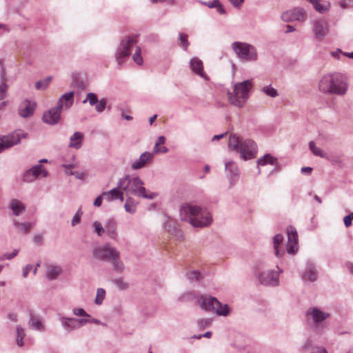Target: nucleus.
I'll use <instances>...</instances> for the list:
<instances>
[{"label":"nucleus","instance_id":"nucleus-1","mask_svg":"<svg viewBox=\"0 0 353 353\" xmlns=\"http://www.w3.org/2000/svg\"><path fill=\"white\" fill-rule=\"evenodd\" d=\"M180 218L194 228H203L212 222V214L205 208L192 204H184L179 210Z\"/></svg>","mask_w":353,"mask_h":353},{"label":"nucleus","instance_id":"nucleus-2","mask_svg":"<svg viewBox=\"0 0 353 353\" xmlns=\"http://www.w3.org/2000/svg\"><path fill=\"white\" fill-rule=\"evenodd\" d=\"M319 90L324 94L342 96L347 89L348 84L341 73H330L322 76L318 83Z\"/></svg>","mask_w":353,"mask_h":353},{"label":"nucleus","instance_id":"nucleus-3","mask_svg":"<svg viewBox=\"0 0 353 353\" xmlns=\"http://www.w3.org/2000/svg\"><path fill=\"white\" fill-rule=\"evenodd\" d=\"M118 188L127 195L131 194L151 200L156 196V194L153 192L147 193L144 182L139 176L130 177L129 174L125 175L118 181Z\"/></svg>","mask_w":353,"mask_h":353},{"label":"nucleus","instance_id":"nucleus-4","mask_svg":"<svg viewBox=\"0 0 353 353\" xmlns=\"http://www.w3.org/2000/svg\"><path fill=\"white\" fill-rule=\"evenodd\" d=\"M228 148L239 153L241 158L245 161L254 158L257 152V146L254 141L250 139L243 140L235 134L230 137Z\"/></svg>","mask_w":353,"mask_h":353},{"label":"nucleus","instance_id":"nucleus-5","mask_svg":"<svg viewBox=\"0 0 353 353\" xmlns=\"http://www.w3.org/2000/svg\"><path fill=\"white\" fill-rule=\"evenodd\" d=\"M93 256L100 261H110L114 270L118 272H122L124 270V265L119 259V252L110 243H105L94 248Z\"/></svg>","mask_w":353,"mask_h":353},{"label":"nucleus","instance_id":"nucleus-6","mask_svg":"<svg viewBox=\"0 0 353 353\" xmlns=\"http://www.w3.org/2000/svg\"><path fill=\"white\" fill-rule=\"evenodd\" d=\"M252 86V80L234 84L233 92L228 93L230 103L239 108L243 107L250 97L249 92Z\"/></svg>","mask_w":353,"mask_h":353},{"label":"nucleus","instance_id":"nucleus-7","mask_svg":"<svg viewBox=\"0 0 353 353\" xmlns=\"http://www.w3.org/2000/svg\"><path fill=\"white\" fill-rule=\"evenodd\" d=\"M196 303L202 310L214 312L219 316H227L230 314L228 305L221 303L215 297L201 295L197 298Z\"/></svg>","mask_w":353,"mask_h":353},{"label":"nucleus","instance_id":"nucleus-8","mask_svg":"<svg viewBox=\"0 0 353 353\" xmlns=\"http://www.w3.org/2000/svg\"><path fill=\"white\" fill-rule=\"evenodd\" d=\"M137 43V35H127L121 38L114 54V58L119 67H121L125 59L129 57L131 51L138 46Z\"/></svg>","mask_w":353,"mask_h":353},{"label":"nucleus","instance_id":"nucleus-9","mask_svg":"<svg viewBox=\"0 0 353 353\" xmlns=\"http://www.w3.org/2000/svg\"><path fill=\"white\" fill-rule=\"evenodd\" d=\"M137 43V35H127L121 38L114 54V58L119 67H121L125 59L129 57L131 51L138 46Z\"/></svg>","mask_w":353,"mask_h":353},{"label":"nucleus","instance_id":"nucleus-10","mask_svg":"<svg viewBox=\"0 0 353 353\" xmlns=\"http://www.w3.org/2000/svg\"><path fill=\"white\" fill-rule=\"evenodd\" d=\"M231 48L236 56L244 61H256L258 59V53L256 48L248 43L234 41Z\"/></svg>","mask_w":353,"mask_h":353},{"label":"nucleus","instance_id":"nucleus-11","mask_svg":"<svg viewBox=\"0 0 353 353\" xmlns=\"http://www.w3.org/2000/svg\"><path fill=\"white\" fill-rule=\"evenodd\" d=\"M26 134L21 130H17L7 136L0 137V153L20 143L22 137L25 138Z\"/></svg>","mask_w":353,"mask_h":353},{"label":"nucleus","instance_id":"nucleus-12","mask_svg":"<svg viewBox=\"0 0 353 353\" xmlns=\"http://www.w3.org/2000/svg\"><path fill=\"white\" fill-rule=\"evenodd\" d=\"M278 271L268 270L259 274V280L262 285L277 286L279 284V274L283 270L276 266Z\"/></svg>","mask_w":353,"mask_h":353},{"label":"nucleus","instance_id":"nucleus-13","mask_svg":"<svg viewBox=\"0 0 353 353\" xmlns=\"http://www.w3.org/2000/svg\"><path fill=\"white\" fill-rule=\"evenodd\" d=\"M312 32L316 39L322 40L329 33L330 26L327 20L319 19L312 21Z\"/></svg>","mask_w":353,"mask_h":353},{"label":"nucleus","instance_id":"nucleus-14","mask_svg":"<svg viewBox=\"0 0 353 353\" xmlns=\"http://www.w3.org/2000/svg\"><path fill=\"white\" fill-rule=\"evenodd\" d=\"M59 320L61 322V326L67 332H72L77 330L81 327L85 325V321L82 319H77L74 317H67L60 315Z\"/></svg>","mask_w":353,"mask_h":353},{"label":"nucleus","instance_id":"nucleus-15","mask_svg":"<svg viewBox=\"0 0 353 353\" xmlns=\"http://www.w3.org/2000/svg\"><path fill=\"white\" fill-rule=\"evenodd\" d=\"M62 108L63 105L61 104V101H60L57 103L56 107L45 112L43 115V122L50 125L57 124L61 119Z\"/></svg>","mask_w":353,"mask_h":353},{"label":"nucleus","instance_id":"nucleus-16","mask_svg":"<svg viewBox=\"0 0 353 353\" xmlns=\"http://www.w3.org/2000/svg\"><path fill=\"white\" fill-rule=\"evenodd\" d=\"M281 18L284 21H304L307 19L305 11L302 8H294L292 10L284 12Z\"/></svg>","mask_w":353,"mask_h":353},{"label":"nucleus","instance_id":"nucleus-17","mask_svg":"<svg viewBox=\"0 0 353 353\" xmlns=\"http://www.w3.org/2000/svg\"><path fill=\"white\" fill-rule=\"evenodd\" d=\"M305 314L307 320H312V321L316 325L321 324L330 316V313L324 312L320 308L315 307L307 309Z\"/></svg>","mask_w":353,"mask_h":353},{"label":"nucleus","instance_id":"nucleus-18","mask_svg":"<svg viewBox=\"0 0 353 353\" xmlns=\"http://www.w3.org/2000/svg\"><path fill=\"white\" fill-rule=\"evenodd\" d=\"M40 174H43V176L46 177L48 172L43 169L41 164H37L26 170L23 174L22 179L24 182L30 183L36 180Z\"/></svg>","mask_w":353,"mask_h":353},{"label":"nucleus","instance_id":"nucleus-19","mask_svg":"<svg viewBox=\"0 0 353 353\" xmlns=\"http://www.w3.org/2000/svg\"><path fill=\"white\" fill-rule=\"evenodd\" d=\"M287 252L289 254H294L299 250L298 234L296 228L293 226H289L287 229Z\"/></svg>","mask_w":353,"mask_h":353},{"label":"nucleus","instance_id":"nucleus-20","mask_svg":"<svg viewBox=\"0 0 353 353\" xmlns=\"http://www.w3.org/2000/svg\"><path fill=\"white\" fill-rule=\"evenodd\" d=\"M225 170L231 185H234L239 176V170L236 163L233 161H226Z\"/></svg>","mask_w":353,"mask_h":353},{"label":"nucleus","instance_id":"nucleus-21","mask_svg":"<svg viewBox=\"0 0 353 353\" xmlns=\"http://www.w3.org/2000/svg\"><path fill=\"white\" fill-rule=\"evenodd\" d=\"M154 155L149 152H143L139 159H136L131 163L130 168L136 170L141 169L150 164L153 161Z\"/></svg>","mask_w":353,"mask_h":353},{"label":"nucleus","instance_id":"nucleus-22","mask_svg":"<svg viewBox=\"0 0 353 353\" xmlns=\"http://www.w3.org/2000/svg\"><path fill=\"white\" fill-rule=\"evenodd\" d=\"M36 104L29 100L23 101L19 107V114L23 118L32 116L34 113Z\"/></svg>","mask_w":353,"mask_h":353},{"label":"nucleus","instance_id":"nucleus-23","mask_svg":"<svg viewBox=\"0 0 353 353\" xmlns=\"http://www.w3.org/2000/svg\"><path fill=\"white\" fill-rule=\"evenodd\" d=\"M104 229L105 232L110 239L114 240L117 239V223L114 218H110L105 220Z\"/></svg>","mask_w":353,"mask_h":353},{"label":"nucleus","instance_id":"nucleus-24","mask_svg":"<svg viewBox=\"0 0 353 353\" xmlns=\"http://www.w3.org/2000/svg\"><path fill=\"white\" fill-rule=\"evenodd\" d=\"M190 66L192 71L204 79L208 80V77L203 71V64L201 60L197 57H194L190 61Z\"/></svg>","mask_w":353,"mask_h":353},{"label":"nucleus","instance_id":"nucleus-25","mask_svg":"<svg viewBox=\"0 0 353 353\" xmlns=\"http://www.w3.org/2000/svg\"><path fill=\"white\" fill-rule=\"evenodd\" d=\"M123 191L122 190H120L118 188V186L117 188H114L110 191L108 192H103L102 193V196L108 201H112L113 200L119 199L120 201H123Z\"/></svg>","mask_w":353,"mask_h":353},{"label":"nucleus","instance_id":"nucleus-26","mask_svg":"<svg viewBox=\"0 0 353 353\" xmlns=\"http://www.w3.org/2000/svg\"><path fill=\"white\" fill-rule=\"evenodd\" d=\"M83 139V134L80 132H76L70 137L68 147L79 149L82 146Z\"/></svg>","mask_w":353,"mask_h":353},{"label":"nucleus","instance_id":"nucleus-27","mask_svg":"<svg viewBox=\"0 0 353 353\" xmlns=\"http://www.w3.org/2000/svg\"><path fill=\"white\" fill-rule=\"evenodd\" d=\"M318 273L312 263H308L305 272L303 274V279L305 281L313 282L317 279Z\"/></svg>","mask_w":353,"mask_h":353},{"label":"nucleus","instance_id":"nucleus-28","mask_svg":"<svg viewBox=\"0 0 353 353\" xmlns=\"http://www.w3.org/2000/svg\"><path fill=\"white\" fill-rule=\"evenodd\" d=\"M62 272V268L58 265H48L46 268V277L49 280L56 279Z\"/></svg>","mask_w":353,"mask_h":353},{"label":"nucleus","instance_id":"nucleus-29","mask_svg":"<svg viewBox=\"0 0 353 353\" xmlns=\"http://www.w3.org/2000/svg\"><path fill=\"white\" fill-rule=\"evenodd\" d=\"M256 163L258 167L265 166L268 164L275 166L279 165L278 159L270 154H266L263 155L257 160Z\"/></svg>","mask_w":353,"mask_h":353},{"label":"nucleus","instance_id":"nucleus-30","mask_svg":"<svg viewBox=\"0 0 353 353\" xmlns=\"http://www.w3.org/2000/svg\"><path fill=\"white\" fill-rule=\"evenodd\" d=\"M10 208L14 216H19L26 210V205L19 200L12 199L10 201Z\"/></svg>","mask_w":353,"mask_h":353},{"label":"nucleus","instance_id":"nucleus-31","mask_svg":"<svg viewBox=\"0 0 353 353\" xmlns=\"http://www.w3.org/2000/svg\"><path fill=\"white\" fill-rule=\"evenodd\" d=\"M319 13H324L330 9V3L327 1L321 3V0H307Z\"/></svg>","mask_w":353,"mask_h":353},{"label":"nucleus","instance_id":"nucleus-32","mask_svg":"<svg viewBox=\"0 0 353 353\" xmlns=\"http://www.w3.org/2000/svg\"><path fill=\"white\" fill-rule=\"evenodd\" d=\"M12 223L17 228L24 234L28 233L34 225L31 222L20 223L17 220H13Z\"/></svg>","mask_w":353,"mask_h":353},{"label":"nucleus","instance_id":"nucleus-33","mask_svg":"<svg viewBox=\"0 0 353 353\" xmlns=\"http://www.w3.org/2000/svg\"><path fill=\"white\" fill-rule=\"evenodd\" d=\"M74 92H70L63 94L58 100L57 103L61 101V104L63 105V101L65 102V106L67 108L70 107L73 103Z\"/></svg>","mask_w":353,"mask_h":353},{"label":"nucleus","instance_id":"nucleus-34","mask_svg":"<svg viewBox=\"0 0 353 353\" xmlns=\"http://www.w3.org/2000/svg\"><path fill=\"white\" fill-rule=\"evenodd\" d=\"M309 147L314 155L322 158H327V154L324 152L320 148L316 147L314 141H311L309 143Z\"/></svg>","mask_w":353,"mask_h":353},{"label":"nucleus","instance_id":"nucleus-35","mask_svg":"<svg viewBox=\"0 0 353 353\" xmlns=\"http://www.w3.org/2000/svg\"><path fill=\"white\" fill-rule=\"evenodd\" d=\"M29 325L34 330H43V325L40 319L34 316H31L29 320Z\"/></svg>","mask_w":353,"mask_h":353},{"label":"nucleus","instance_id":"nucleus-36","mask_svg":"<svg viewBox=\"0 0 353 353\" xmlns=\"http://www.w3.org/2000/svg\"><path fill=\"white\" fill-rule=\"evenodd\" d=\"M283 236L282 234H278L273 237L274 248L275 250V254L277 257L281 256L283 253H280L279 245L283 242Z\"/></svg>","mask_w":353,"mask_h":353},{"label":"nucleus","instance_id":"nucleus-37","mask_svg":"<svg viewBox=\"0 0 353 353\" xmlns=\"http://www.w3.org/2000/svg\"><path fill=\"white\" fill-rule=\"evenodd\" d=\"M125 211L130 214H134L136 212V203L133 199L128 197L126 199V202L124 205Z\"/></svg>","mask_w":353,"mask_h":353},{"label":"nucleus","instance_id":"nucleus-38","mask_svg":"<svg viewBox=\"0 0 353 353\" xmlns=\"http://www.w3.org/2000/svg\"><path fill=\"white\" fill-rule=\"evenodd\" d=\"M261 91L272 98H275L279 95L277 90L272 87L271 85L264 86L261 89Z\"/></svg>","mask_w":353,"mask_h":353},{"label":"nucleus","instance_id":"nucleus-39","mask_svg":"<svg viewBox=\"0 0 353 353\" xmlns=\"http://www.w3.org/2000/svg\"><path fill=\"white\" fill-rule=\"evenodd\" d=\"M26 336L25 330L20 326H17V344L19 347L23 345V339Z\"/></svg>","mask_w":353,"mask_h":353},{"label":"nucleus","instance_id":"nucleus-40","mask_svg":"<svg viewBox=\"0 0 353 353\" xmlns=\"http://www.w3.org/2000/svg\"><path fill=\"white\" fill-rule=\"evenodd\" d=\"M89 102L90 105H94L99 102L98 97L95 93L88 92L86 94L85 99L83 101V103H85L86 102Z\"/></svg>","mask_w":353,"mask_h":353},{"label":"nucleus","instance_id":"nucleus-41","mask_svg":"<svg viewBox=\"0 0 353 353\" xmlns=\"http://www.w3.org/2000/svg\"><path fill=\"white\" fill-rule=\"evenodd\" d=\"M105 296V290L103 288H98L97 290V294L94 299V303L97 305H101Z\"/></svg>","mask_w":353,"mask_h":353},{"label":"nucleus","instance_id":"nucleus-42","mask_svg":"<svg viewBox=\"0 0 353 353\" xmlns=\"http://www.w3.org/2000/svg\"><path fill=\"white\" fill-rule=\"evenodd\" d=\"M133 61L139 65H142L143 58L141 57V49L139 46H136L135 52L132 55Z\"/></svg>","mask_w":353,"mask_h":353},{"label":"nucleus","instance_id":"nucleus-43","mask_svg":"<svg viewBox=\"0 0 353 353\" xmlns=\"http://www.w3.org/2000/svg\"><path fill=\"white\" fill-rule=\"evenodd\" d=\"M165 230L169 233L172 234L178 230L177 224L173 221H168L164 224Z\"/></svg>","mask_w":353,"mask_h":353},{"label":"nucleus","instance_id":"nucleus-44","mask_svg":"<svg viewBox=\"0 0 353 353\" xmlns=\"http://www.w3.org/2000/svg\"><path fill=\"white\" fill-rule=\"evenodd\" d=\"M92 227L94 228V232L96 233L99 236H101L105 233L104 226L98 221H95L92 223Z\"/></svg>","mask_w":353,"mask_h":353},{"label":"nucleus","instance_id":"nucleus-45","mask_svg":"<svg viewBox=\"0 0 353 353\" xmlns=\"http://www.w3.org/2000/svg\"><path fill=\"white\" fill-rule=\"evenodd\" d=\"M7 88V85L4 82H2L0 85V107L3 106L6 104V102L3 101V99L6 95Z\"/></svg>","mask_w":353,"mask_h":353},{"label":"nucleus","instance_id":"nucleus-46","mask_svg":"<svg viewBox=\"0 0 353 353\" xmlns=\"http://www.w3.org/2000/svg\"><path fill=\"white\" fill-rule=\"evenodd\" d=\"M72 314L76 316L90 318V315L88 314L83 308L74 307L72 310Z\"/></svg>","mask_w":353,"mask_h":353},{"label":"nucleus","instance_id":"nucleus-47","mask_svg":"<svg viewBox=\"0 0 353 353\" xmlns=\"http://www.w3.org/2000/svg\"><path fill=\"white\" fill-rule=\"evenodd\" d=\"M83 215V212L81 210V208H79L75 214L74 215L73 218L71 221V225L72 226H74L77 224H79L81 221V216Z\"/></svg>","mask_w":353,"mask_h":353},{"label":"nucleus","instance_id":"nucleus-48","mask_svg":"<svg viewBox=\"0 0 353 353\" xmlns=\"http://www.w3.org/2000/svg\"><path fill=\"white\" fill-rule=\"evenodd\" d=\"M106 107V99H101L99 101V102L95 104V110L97 112L101 113L103 112Z\"/></svg>","mask_w":353,"mask_h":353},{"label":"nucleus","instance_id":"nucleus-49","mask_svg":"<svg viewBox=\"0 0 353 353\" xmlns=\"http://www.w3.org/2000/svg\"><path fill=\"white\" fill-rule=\"evenodd\" d=\"M19 253L18 249H14L11 253H4L3 255L0 256V261L3 260H11L14 258Z\"/></svg>","mask_w":353,"mask_h":353},{"label":"nucleus","instance_id":"nucleus-50","mask_svg":"<svg viewBox=\"0 0 353 353\" xmlns=\"http://www.w3.org/2000/svg\"><path fill=\"white\" fill-rule=\"evenodd\" d=\"M186 277L191 281H199L200 277V273L196 270L190 271L186 274Z\"/></svg>","mask_w":353,"mask_h":353},{"label":"nucleus","instance_id":"nucleus-51","mask_svg":"<svg viewBox=\"0 0 353 353\" xmlns=\"http://www.w3.org/2000/svg\"><path fill=\"white\" fill-rule=\"evenodd\" d=\"M179 41L183 48L186 50L189 46V42L188 40V35L184 34L183 33H179Z\"/></svg>","mask_w":353,"mask_h":353},{"label":"nucleus","instance_id":"nucleus-52","mask_svg":"<svg viewBox=\"0 0 353 353\" xmlns=\"http://www.w3.org/2000/svg\"><path fill=\"white\" fill-rule=\"evenodd\" d=\"M212 323L210 319H202L198 321L197 325L200 329H205L208 327Z\"/></svg>","mask_w":353,"mask_h":353},{"label":"nucleus","instance_id":"nucleus-53","mask_svg":"<svg viewBox=\"0 0 353 353\" xmlns=\"http://www.w3.org/2000/svg\"><path fill=\"white\" fill-rule=\"evenodd\" d=\"M65 174H68V175H73L77 179H81V180L84 179L87 176V174L83 172H68L66 171Z\"/></svg>","mask_w":353,"mask_h":353},{"label":"nucleus","instance_id":"nucleus-54","mask_svg":"<svg viewBox=\"0 0 353 353\" xmlns=\"http://www.w3.org/2000/svg\"><path fill=\"white\" fill-rule=\"evenodd\" d=\"M114 283L120 290H125L128 288L127 283H125L122 278L115 279Z\"/></svg>","mask_w":353,"mask_h":353},{"label":"nucleus","instance_id":"nucleus-55","mask_svg":"<svg viewBox=\"0 0 353 353\" xmlns=\"http://www.w3.org/2000/svg\"><path fill=\"white\" fill-rule=\"evenodd\" d=\"M61 167L65 169V172L67 171L68 172H72L70 170L72 168H74L78 167V163L76 162H73L72 163H63Z\"/></svg>","mask_w":353,"mask_h":353},{"label":"nucleus","instance_id":"nucleus-56","mask_svg":"<svg viewBox=\"0 0 353 353\" xmlns=\"http://www.w3.org/2000/svg\"><path fill=\"white\" fill-rule=\"evenodd\" d=\"M219 0H213L212 1H199L201 4L208 6L210 8H215L218 6Z\"/></svg>","mask_w":353,"mask_h":353},{"label":"nucleus","instance_id":"nucleus-57","mask_svg":"<svg viewBox=\"0 0 353 353\" xmlns=\"http://www.w3.org/2000/svg\"><path fill=\"white\" fill-rule=\"evenodd\" d=\"M82 320H84L85 321V325L87 323H94V324H97V325H105V324L103 323L101 321H99V319H94V318H91V319H82Z\"/></svg>","mask_w":353,"mask_h":353},{"label":"nucleus","instance_id":"nucleus-58","mask_svg":"<svg viewBox=\"0 0 353 353\" xmlns=\"http://www.w3.org/2000/svg\"><path fill=\"white\" fill-rule=\"evenodd\" d=\"M168 152V149L165 147V146H162V147H157V148H154V153H162V154H164V153H167Z\"/></svg>","mask_w":353,"mask_h":353},{"label":"nucleus","instance_id":"nucleus-59","mask_svg":"<svg viewBox=\"0 0 353 353\" xmlns=\"http://www.w3.org/2000/svg\"><path fill=\"white\" fill-rule=\"evenodd\" d=\"M32 265L30 264L27 265L23 269V276L25 278L28 276L29 272L32 270Z\"/></svg>","mask_w":353,"mask_h":353},{"label":"nucleus","instance_id":"nucleus-60","mask_svg":"<svg viewBox=\"0 0 353 353\" xmlns=\"http://www.w3.org/2000/svg\"><path fill=\"white\" fill-rule=\"evenodd\" d=\"M165 142V138L163 136H160L158 137L154 148L158 147L159 145L164 144Z\"/></svg>","mask_w":353,"mask_h":353},{"label":"nucleus","instance_id":"nucleus-61","mask_svg":"<svg viewBox=\"0 0 353 353\" xmlns=\"http://www.w3.org/2000/svg\"><path fill=\"white\" fill-rule=\"evenodd\" d=\"M215 8L216 9V11L221 14H225V8L222 6V5L220 3L219 1H218V6H216V7H215Z\"/></svg>","mask_w":353,"mask_h":353},{"label":"nucleus","instance_id":"nucleus-62","mask_svg":"<svg viewBox=\"0 0 353 353\" xmlns=\"http://www.w3.org/2000/svg\"><path fill=\"white\" fill-rule=\"evenodd\" d=\"M312 171V168L311 167H303L301 170V172L303 174L309 175L311 174Z\"/></svg>","mask_w":353,"mask_h":353},{"label":"nucleus","instance_id":"nucleus-63","mask_svg":"<svg viewBox=\"0 0 353 353\" xmlns=\"http://www.w3.org/2000/svg\"><path fill=\"white\" fill-rule=\"evenodd\" d=\"M344 224L345 227L348 228L352 225V219L350 216L346 215L343 219Z\"/></svg>","mask_w":353,"mask_h":353},{"label":"nucleus","instance_id":"nucleus-64","mask_svg":"<svg viewBox=\"0 0 353 353\" xmlns=\"http://www.w3.org/2000/svg\"><path fill=\"white\" fill-rule=\"evenodd\" d=\"M341 4L344 8L352 7L353 6V0H343Z\"/></svg>","mask_w":353,"mask_h":353}]
</instances>
